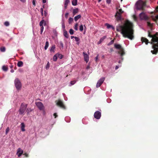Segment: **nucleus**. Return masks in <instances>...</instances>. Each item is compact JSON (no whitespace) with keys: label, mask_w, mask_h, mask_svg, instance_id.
<instances>
[{"label":"nucleus","mask_w":158,"mask_h":158,"mask_svg":"<svg viewBox=\"0 0 158 158\" xmlns=\"http://www.w3.org/2000/svg\"><path fill=\"white\" fill-rule=\"evenodd\" d=\"M116 31H121L123 36L130 40L134 38L133 24L132 23L127 22L123 25H120L116 27Z\"/></svg>","instance_id":"obj_1"},{"label":"nucleus","mask_w":158,"mask_h":158,"mask_svg":"<svg viewBox=\"0 0 158 158\" xmlns=\"http://www.w3.org/2000/svg\"><path fill=\"white\" fill-rule=\"evenodd\" d=\"M148 36L152 38L151 44H152V48L153 50H151V52L152 54H156L158 51V32L154 35H152L151 32L149 31H148Z\"/></svg>","instance_id":"obj_2"},{"label":"nucleus","mask_w":158,"mask_h":158,"mask_svg":"<svg viewBox=\"0 0 158 158\" xmlns=\"http://www.w3.org/2000/svg\"><path fill=\"white\" fill-rule=\"evenodd\" d=\"M114 47L116 49L120 50L118 52V53L121 56V58L122 60H123V58L122 56L125 54V52L124 51V49L119 44H114Z\"/></svg>","instance_id":"obj_3"},{"label":"nucleus","mask_w":158,"mask_h":158,"mask_svg":"<svg viewBox=\"0 0 158 158\" xmlns=\"http://www.w3.org/2000/svg\"><path fill=\"white\" fill-rule=\"evenodd\" d=\"M136 8L138 10H144L146 6V2L142 0H139L136 3Z\"/></svg>","instance_id":"obj_4"},{"label":"nucleus","mask_w":158,"mask_h":158,"mask_svg":"<svg viewBox=\"0 0 158 158\" xmlns=\"http://www.w3.org/2000/svg\"><path fill=\"white\" fill-rule=\"evenodd\" d=\"M27 104L22 103L20 106L19 112L20 114H24L27 107Z\"/></svg>","instance_id":"obj_5"},{"label":"nucleus","mask_w":158,"mask_h":158,"mask_svg":"<svg viewBox=\"0 0 158 158\" xmlns=\"http://www.w3.org/2000/svg\"><path fill=\"white\" fill-rule=\"evenodd\" d=\"M139 17L141 20H144L145 21H148L149 19V18L143 11L139 14Z\"/></svg>","instance_id":"obj_6"},{"label":"nucleus","mask_w":158,"mask_h":158,"mask_svg":"<svg viewBox=\"0 0 158 158\" xmlns=\"http://www.w3.org/2000/svg\"><path fill=\"white\" fill-rule=\"evenodd\" d=\"M14 83L15 86L17 89L18 90L20 89L22 85L19 79L18 78H15V80Z\"/></svg>","instance_id":"obj_7"},{"label":"nucleus","mask_w":158,"mask_h":158,"mask_svg":"<svg viewBox=\"0 0 158 158\" xmlns=\"http://www.w3.org/2000/svg\"><path fill=\"white\" fill-rule=\"evenodd\" d=\"M55 102L56 103V105L64 109H65V106L64 105L62 101L60 100H58V101H56Z\"/></svg>","instance_id":"obj_8"},{"label":"nucleus","mask_w":158,"mask_h":158,"mask_svg":"<svg viewBox=\"0 0 158 158\" xmlns=\"http://www.w3.org/2000/svg\"><path fill=\"white\" fill-rule=\"evenodd\" d=\"M105 80V78L104 77H102L101 78L100 80L98 81L96 84V87L97 88H98L100 87L102 83Z\"/></svg>","instance_id":"obj_9"},{"label":"nucleus","mask_w":158,"mask_h":158,"mask_svg":"<svg viewBox=\"0 0 158 158\" xmlns=\"http://www.w3.org/2000/svg\"><path fill=\"white\" fill-rule=\"evenodd\" d=\"M94 117L98 119H100L101 117V113L99 111H96L94 112Z\"/></svg>","instance_id":"obj_10"},{"label":"nucleus","mask_w":158,"mask_h":158,"mask_svg":"<svg viewBox=\"0 0 158 158\" xmlns=\"http://www.w3.org/2000/svg\"><path fill=\"white\" fill-rule=\"evenodd\" d=\"M36 104L40 110H41L44 109V105L42 102H37L36 103Z\"/></svg>","instance_id":"obj_11"},{"label":"nucleus","mask_w":158,"mask_h":158,"mask_svg":"<svg viewBox=\"0 0 158 158\" xmlns=\"http://www.w3.org/2000/svg\"><path fill=\"white\" fill-rule=\"evenodd\" d=\"M23 150H22L20 148H19L17 150L16 155H18L19 157H20L23 154Z\"/></svg>","instance_id":"obj_12"},{"label":"nucleus","mask_w":158,"mask_h":158,"mask_svg":"<svg viewBox=\"0 0 158 158\" xmlns=\"http://www.w3.org/2000/svg\"><path fill=\"white\" fill-rule=\"evenodd\" d=\"M141 41L143 43H145L147 45L148 43H150L149 42L148 40L146 38L144 37H142L141 38Z\"/></svg>","instance_id":"obj_13"},{"label":"nucleus","mask_w":158,"mask_h":158,"mask_svg":"<svg viewBox=\"0 0 158 158\" xmlns=\"http://www.w3.org/2000/svg\"><path fill=\"white\" fill-rule=\"evenodd\" d=\"M115 16L117 21H120L121 20V15L117 11L116 12Z\"/></svg>","instance_id":"obj_14"},{"label":"nucleus","mask_w":158,"mask_h":158,"mask_svg":"<svg viewBox=\"0 0 158 158\" xmlns=\"http://www.w3.org/2000/svg\"><path fill=\"white\" fill-rule=\"evenodd\" d=\"M83 55L84 57V60L87 63L89 61V56L87 53L85 52H83Z\"/></svg>","instance_id":"obj_15"},{"label":"nucleus","mask_w":158,"mask_h":158,"mask_svg":"<svg viewBox=\"0 0 158 158\" xmlns=\"http://www.w3.org/2000/svg\"><path fill=\"white\" fill-rule=\"evenodd\" d=\"M70 2L69 0H66L64 3V7L65 9H66L68 4Z\"/></svg>","instance_id":"obj_16"},{"label":"nucleus","mask_w":158,"mask_h":158,"mask_svg":"<svg viewBox=\"0 0 158 158\" xmlns=\"http://www.w3.org/2000/svg\"><path fill=\"white\" fill-rule=\"evenodd\" d=\"M21 130L23 131H25V125L24 123H22L21 124Z\"/></svg>","instance_id":"obj_17"},{"label":"nucleus","mask_w":158,"mask_h":158,"mask_svg":"<svg viewBox=\"0 0 158 158\" xmlns=\"http://www.w3.org/2000/svg\"><path fill=\"white\" fill-rule=\"evenodd\" d=\"M106 26H107V27L108 29H109L110 28H111L114 30V28L113 27V26L112 25H110L109 24L106 23Z\"/></svg>","instance_id":"obj_18"},{"label":"nucleus","mask_w":158,"mask_h":158,"mask_svg":"<svg viewBox=\"0 0 158 158\" xmlns=\"http://www.w3.org/2000/svg\"><path fill=\"white\" fill-rule=\"evenodd\" d=\"M64 31V36L66 38H68L69 37V35L68 34L67 32L65 30H63Z\"/></svg>","instance_id":"obj_19"},{"label":"nucleus","mask_w":158,"mask_h":158,"mask_svg":"<svg viewBox=\"0 0 158 158\" xmlns=\"http://www.w3.org/2000/svg\"><path fill=\"white\" fill-rule=\"evenodd\" d=\"M79 11V9L78 8H76L75 9H74L73 10V15H75V14L78 12Z\"/></svg>","instance_id":"obj_20"},{"label":"nucleus","mask_w":158,"mask_h":158,"mask_svg":"<svg viewBox=\"0 0 158 158\" xmlns=\"http://www.w3.org/2000/svg\"><path fill=\"white\" fill-rule=\"evenodd\" d=\"M55 48H56V46H55V45H54V44L52 45L51 47V49H50V52H54V50L55 49Z\"/></svg>","instance_id":"obj_21"},{"label":"nucleus","mask_w":158,"mask_h":158,"mask_svg":"<svg viewBox=\"0 0 158 158\" xmlns=\"http://www.w3.org/2000/svg\"><path fill=\"white\" fill-rule=\"evenodd\" d=\"M152 19L153 21L155 22H156L157 21V19H158V15L156 16V18H155L153 16H151Z\"/></svg>","instance_id":"obj_22"},{"label":"nucleus","mask_w":158,"mask_h":158,"mask_svg":"<svg viewBox=\"0 0 158 158\" xmlns=\"http://www.w3.org/2000/svg\"><path fill=\"white\" fill-rule=\"evenodd\" d=\"M58 58V54H55L53 57V61H56Z\"/></svg>","instance_id":"obj_23"},{"label":"nucleus","mask_w":158,"mask_h":158,"mask_svg":"<svg viewBox=\"0 0 158 158\" xmlns=\"http://www.w3.org/2000/svg\"><path fill=\"white\" fill-rule=\"evenodd\" d=\"M81 17V16L80 15H78L74 17V20L75 21H77L79 19H80Z\"/></svg>","instance_id":"obj_24"},{"label":"nucleus","mask_w":158,"mask_h":158,"mask_svg":"<svg viewBox=\"0 0 158 158\" xmlns=\"http://www.w3.org/2000/svg\"><path fill=\"white\" fill-rule=\"evenodd\" d=\"M72 4L73 6H76L77 4V0H72Z\"/></svg>","instance_id":"obj_25"},{"label":"nucleus","mask_w":158,"mask_h":158,"mask_svg":"<svg viewBox=\"0 0 158 158\" xmlns=\"http://www.w3.org/2000/svg\"><path fill=\"white\" fill-rule=\"evenodd\" d=\"M17 64L19 67H21L23 65V62L20 61L18 62Z\"/></svg>","instance_id":"obj_26"},{"label":"nucleus","mask_w":158,"mask_h":158,"mask_svg":"<svg viewBox=\"0 0 158 158\" xmlns=\"http://www.w3.org/2000/svg\"><path fill=\"white\" fill-rule=\"evenodd\" d=\"M49 46V43L48 41H46L45 43V46H44V49L46 50Z\"/></svg>","instance_id":"obj_27"},{"label":"nucleus","mask_w":158,"mask_h":158,"mask_svg":"<svg viewBox=\"0 0 158 158\" xmlns=\"http://www.w3.org/2000/svg\"><path fill=\"white\" fill-rule=\"evenodd\" d=\"M44 23H45V20L44 19H43L40 23V27L43 26V24Z\"/></svg>","instance_id":"obj_28"},{"label":"nucleus","mask_w":158,"mask_h":158,"mask_svg":"<svg viewBox=\"0 0 158 158\" xmlns=\"http://www.w3.org/2000/svg\"><path fill=\"white\" fill-rule=\"evenodd\" d=\"M2 69L4 71H7L8 70V68L6 66L3 65L2 67Z\"/></svg>","instance_id":"obj_29"},{"label":"nucleus","mask_w":158,"mask_h":158,"mask_svg":"<svg viewBox=\"0 0 158 158\" xmlns=\"http://www.w3.org/2000/svg\"><path fill=\"white\" fill-rule=\"evenodd\" d=\"M50 67V63L49 62H48L45 66V69H48Z\"/></svg>","instance_id":"obj_30"},{"label":"nucleus","mask_w":158,"mask_h":158,"mask_svg":"<svg viewBox=\"0 0 158 158\" xmlns=\"http://www.w3.org/2000/svg\"><path fill=\"white\" fill-rule=\"evenodd\" d=\"M0 50L2 52H4L6 51V48L4 47H1L0 48Z\"/></svg>","instance_id":"obj_31"},{"label":"nucleus","mask_w":158,"mask_h":158,"mask_svg":"<svg viewBox=\"0 0 158 158\" xmlns=\"http://www.w3.org/2000/svg\"><path fill=\"white\" fill-rule=\"evenodd\" d=\"M73 18L70 17L69 19V24L71 23L73 21Z\"/></svg>","instance_id":"obj_32"},{"label":"nucleus","mask_w":158,"mask_h":158,"mask_svg":"<svg viewBox=\"0 0 158 158\" xmlns=\"http://www.w3.org/2000/svg\"><path fill=\"white\" fill-rule=\"evenodd\" d=\"M62 27L63 29V30H65V24L64 23V20H62Z\"/></svg>","instance_id":"obj_33"},{"label":"nucleus","mask_w":158,"mask_h":158,"mask_svg":"<svg viewBox=\"0 0 158 158\" xmlns=\"http://www.w3.org/2000/svg\"><path fill=\"white\" fill-rule=\"evenodd\" d=\"M57 57L60 59H62L63 57V56L61 54H57Z\"/></svg>","instance_id":"obj_34"},{"label":"nucleus","mask_w":158,"mask_h":158,"mask_svg":"<svg viewBox=\"0 0 158 158\" xmlns=\"http://www.w3.org/2000/svg\"><path fill=\"white\" fill-rule=\"evenodd\" d=\"M133 19H134V20L135 21H137V17L135 15H133Z\"/></svg>","instance_id":"obj_35"},{"label":"nucleus","mask_w":158,"mask_h":158,"mask_svg":"<svg viewBox=\"0 0 158 158\" xmlns=\"http://www.w3.org/2000/svg\"><path fill=\"white\" fill-rule=\"evenodd\" d=\"M78 25V23H76L74 26V29L76 31H77L78 30V27H77Z\"/></svg>","instance_id":"obj_36"},{"label":"nucleus","mask_w":158,"mask_h":158,"mask_svg":"<svg viewBox=\"0 0 158 158\" xmlns=\"http://www.w3.org/2000/svg\"><path fill=\"white\" fill-rule=\"evenodd\" d=\"M69 33H70V34L71 35H72L73 34L74 30L72 29H70V30H69Z\"/></svg>","instance_id":"obj_37"},{"label":"nucleus","mask_w":158,"mask_h":158,"mask_svg":"<svg viewBox=\"0 0 158 158\" xmlns=\"http://www.w3.org/2000/svg\"><path fill=\"white\" fill-rule=\"evenodd\" d=\"M76 82V81H71L70 82V86L71 85H73L74 84H75Z\"/></svg>","instance_id":"obj_38"},{"label":"nucleus","mask_w":158,"mask_h":158,"mask_svg":"<svg viewBox=\"0 0 158 158\" xmlns=\"http://www.w3.org/2000/svg\"><path fill=\"white\" fill-rule=\"evenodd\" d=\"M79 30L81 31H82L83 30V25H81L80 26Z\"/></svg>","instance_id":"obj_39"},{"label":"nucleus","mask_w":158,"mask_h":158,"mask_svg":"<svg viewBox=\"0 0 158 158\" xmlns=\"http://www.w3.org/2000/svg\"><path fill=\"white\" fill-rule=\"evenodd\" d=\"M114 43V40H112L110 42L108 43L107 44L108 45H110L113 44Z\"/></svg>","instance_id":"obj_40"},{"label":"nucleus","mask_w":158,"mask_h":158,"mask_svg":"<svg viewBox=\"0 0 158 158\" xmlns=\"http://www.w3.org/2000/svg\"><path fill=\"white\" fill-rule=\"evenodd\" d=\"M4 25L6 26H8L9 25V23L8 22H6L4 23Z\"/></svg>","instance_id":"obj_41"},{"label":"nucleus","mask_w":158,"mask_h":158,"mask_svg":"<svg viewBox=\"0 0 158 158\" xmlns=\"http://www.w3.org/2000/svg\"><path fill=\"white\" fill-rule=\"evenodd\" d=\"M44 26L41 27V30H40V32L42 34L44 30Z\"/></svg>","instance_id":"obj_42"},{"label":"nucleus","mask_w":158,"mask_h":158,"mask_svg":"<svg viewBox=\"0 0 158 158\" xmlns=\"http://www.w3.org/2000/svg\"><path fill=\"white\" fill-rule=\"evenodd\" d=\"M75 40L76 42L79 41L80 40L79 38H78V37H76V36L75 37Z\"/></svg>","instance_id":"obj_43"},{"label":"nucleus","mask_w":158,"mask_h":158,"mask_svg":"<svg viewBox=\"0 0 158 158\" xmlns=\"http://www.w3.org/2000/svg\"><path fill=\"white\" fill-rule=\"evenodd\" d=\"M118 12L120 14V15L122 13H123V11L121 9H120L118 10Z\"/></svg>","instance_id":"obj_44"},{"label":"nucleus","mask_w":158,"mask_h":158,"mask_svg":"<svg viewBox=\"0 0 158 158\" xmlns=\"http://www.w3.org/2000/svg\"><path fill=\"white\" fill-rule=\"evenodd\" d=\"M9 127H7L6 130V134H7L8 133V131H9Z\"/></svg>","instance_id":"obj_45"},{"label":"nucleus","mask_w":158,"mask_h":158,"mask_svg":"<svg viewBox=\"0 0 158 158\" xmlns=\"http://www.w3.org/2000/svg\"><path fill=\"white\" fill-rule=\"evenodd\" d=\"M147 25L148 26L150 27H152V24L150 22H147Z\"/></svg>","instance_id":"obj_46"},{"label":"nucleus","mask_w":158,"mask_h":158,"mask_svg":"<svg viewBox=\"0 0 158 158\" xmlns=\"http://www.w3.org/2000/svg\"><path fill=\"white\" fill-rule=\"evenodd\" d=\"M60 46L62 48H64V44L63 43L61 42L60 43Z\"/></svg>","instance_id":"obj_47"},{"label":"nucleus","mask_w":158,"mask_h":158,"mask_svg":"<svg viewBox=\"0 0 158 158\" xmlns=\"http://www.w3.org/2000/svg\"><path fill=\"white\" fill-rule=\"evenodd\" d=\"M69 15V13H66L65 14V17L66 18H67L68 17V15Z\"/></svg>","instance_id":"obj_48"},{"label":"nucleus","mask_w":158,"mask_h":158,"mask_svg":"<svg viewBox=\"0 0 158 158\" xmlns=\"http://www.w3.org/2000/svg\"><path fill=\"white\" fill-rule=\"evenodd\" d=\"M53 116L55 117V118H56L58 117V115L56 113H54L53 114Z\"/></svg>","instance_id":"obj_49"},{"label":"nucleus","mask_w":158,"mask_h":158,"mask_svg":"<svg viewBox=\"0 0 158 158\" xmlns=\"http://www.w3.org/2000/svg\"><path fill=\"white\" fill-rule=\"evenodd\" d=\"M111 0H106V2L108 4H109L111 2Z\"/></svg>","instance_id":"obj_50"},{"label":"nucleus","mask_w":158,"mask_h":158,"mask_svg":"<svg viewBox=\"0 0 158 158\" xmlns=\"http://www.w3.org/2000/svg\"><path fill=\"white\" fill-rule=\"evenodd\" d=\"M32 3L33 4V5H34V6H35V1L34 0H33V1H32Z\"/></svg>","instance_id":"obj_51"},{"label":"nucleus","mask_w":158,"mask_h":158,"mask_svg":"<svg viewBox=\"0 0 158 158\" xmlns=\"http://www.w3.org/2000/svg\"><path fill=\"white\" fill-rule=\"evenodd\" d=\"M26 157H28L29 156H28V154H27L26 153H24V154H23Z\"/></svg>","instance_id":"obj_52"},{"label":"nucleus","mask_w":158,"mask_h":158,"mask_svg":"<svg viewBox=\"0 0 158 158\" xmlns=\"http://www.w3.org/2000/svg\"><path fill=\"white\" fill-rule=\"evenodd\" d=\"M19 70L20 72H23V70L22 69H19Z\"/></svg>","instance_id":"obj_53"},{"label":"nucleus","mask_w":158,"mask_h":158,"mask_svg":"<svg viewBox=\"0 0 158 158\" xmlns=\"http://www.w3.org/2000/svg\"><path fill=\"white\" fill-rule=\"evenodd\" d=\"M19 1L23 2H26V0H19Z\"/></svg>","instance_id":"obj_54"},{"label":"nucleus","mask_w":158,"mask_h":158,"mask_svg":"<svg viewBox=\"0 0 158 158\" xmlns=\"http://www.w3.org/2000/svg\"><path fill=\"white\" fill-rule=\"evenodd\" d=\"M102 40H103V39H102V38L100 40V41L98 42V44H100L101 43V41H102Z\"/></svg>","instance_id":"obj_55"},{"label":"nucleus","mask_w":158,"mask_h":158,"mask_svg":"<svg viewBox=\"0 0 158 158\" xmlns=\"http://www.w3.org/2000/svg\"><path fill=\"white\" fill-rule=\"evenodd\" d=\"M44 16H46L47 15V13L45 10H44Z\"/></svg>","instance_id":"obj_56"},{"label":"nucleus","mask_w":158,"mask_h":158,"mask_svg":"<svg viewBox=\"0 0 158 158\" xmlns=\"http://www.w3.org/2000/svg\"><path fill=\"white\" fill-rule=\"evenodd\" d=\"M118 68H119V67L118 66L116 65L115 67V69L116 70V69H118Z\"/></svg>","instance_id":"obj_57"},{"label":"nucleus","mask_w":158,"mask_h":158,"mask_svg":"<svg viewBox=\"0 0 158 158\" xmlns=\"http://www.w3.org/2000/svg\"><path fill=\"white\" fill-rule=\"evenodd\" d=\"M43 11H44V10H43V8H41V9H40L41 12H43Z\"/></svg>","instance_id":"obj_58"},{"label":"nucleus","mask_w":158,"mask_h":158,"mask_svg":"<svg viewBox=\"0 0 158 158\" xmlns=\"http://www.w3.org/2000/svg\"><path fill=\"white\" fill-rule=\"evenodd\" d=\"M43 2L45 3L46 2V0H42Z\"/></svg>","instance_id":"obj_59"},{"label":"nucleus","mask_w":158,"mask_h":158,"mask_svg":"<svg viewBox=\"0 0 158 158\" xmlns=\"http://www.w3.org/2000/svg\"><path fill=\"white\" fill-rule=\"evenodd\" d=\"M95 60H96V61H97V59H98V56H96V57L95 58Z\"/></svg>","instance_id":"obj_60"},{"label":"nucleus","mask_w":158,"mask_h":158,"mask_svg":"<svg viewBox=\"0 0 158 158\" xmlns=\"http://www.w3.org/2000/svg\"><path fill=\"white\" fill-rule=\"evenodd\" d=\"M110 50L111 52L114 51L113 49L112 48H110Z\"/></svg>","instance_id":"obj_61"},{"label":"nucleus","mask_w":158,"mask_h":158,"mask_svg":"<svg viewBox=\"0 0 158 158\" xmlns=\"http://www.w3.org/2000/svg\"><path fill=\"white\" fill-rule=\"evenodd\" d=\"M75 37H74V36H71V39H73V38H75Z\"/></svg>","instance_id":"obj_62"},{"label":"nucleus","mask_w":158,"mask_h":158,"mask_svg":"<svg viewBox=\"0 0 158 158\" xmlns=\"http://www.w3.org/2000/svg\"><path fill=\"white\" fill-rule=\"evenodd\" d=\"M11 72H12V73H13L14 72V70H13V69H12L10 71Z\"/></svg>","instance_id":"obj_63"},{"label":"nucleus","mask_w":158,"mask_h":158,"mask_svg":"<svg viewBox=\"0 0 158 158\" xmlns=\"http://www.w3.org/2000/svg\"><path fill=\"white\" fill-rule=\"evenodd\" d=\"M156 10L157 11H158V6L156 8Z\"/></svg>","instance_id":"obj_64"}]
</instances>
